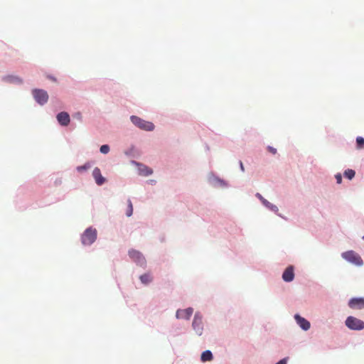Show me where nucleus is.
Segmentation results:
<instances>
[{"label":"nucleus","mask_w":364,"mask_h":364,"mask_svg":"<svg viewBox=\"0 0 364 364\" xmlns=\"http://www.w3.org/2000/svg\"><path fill=\"white\" fill-rule=\"evenodd\" d=\"M97 239V230L95 228H89L85 230L81 236V241L84 245H90Z\"/></svg>","instance_id":"1"},{"label":"nucleus","mask_w":364,"mask_h":364,"mask_svg":"<svg viewBox=\"0 0 364 364\" xmlns=\"http://www.w3.org/2000/svg\"><path fill=\"white\" fill-rule=\"evenodd\" d=\"M132 122L139 129L145 131H152L154 129V124L151 122L145 121L137 116L130 117Z\"/></svg>","instance_id":"2"},{"label":"nucleus","mask_w":364,"mask_h":364,"mask_svg":"<svg viewBox=\"0 0 364 364\" xmlns=\"http://www.w3.org/2000/svg\"><path fill=\"white\" fill-rule=\"evenodd\" d=\"M345 324L350 330L360 331L364 329V321L352 316L347 317Z\"/></svg>","instance_id":"3"},{"label":"nucleus","mask_w":364,"mask_h":364,"mask_svg":"<svg viewBox=\"0 0 364 364\" xmlns=\"http://www.w3.org/2000/svg\"><path fill=\"white\" fill-rule=\"evenodd\" d=\"M343 258L346 259L347 261L358 265L360 266L363 264V260L360 255L355 252L354 251H347L342 254Z\"/></svg>","instance_id":"4"},{"label":"nucleus","mask_w":364,"mask_h":364,"mask_svg":"<svg viewBox=\"0 0 364 364\" xmlns=\"http://www.w3.org/2000/svg\"><path fill=\"white\" fill-rule=\"evenodd\" d=\"M33 95L36 101L40 105H44L48 100V95L46 91L41 89L33 90Z\"/></svg>","instance_id":"5"},{"label":"nucleus","mask_w":364,"mask_h":364,"mask_svg":"<svg viewBox=\"0 0 364 364\" xmlns=\"http://www.w3.org/2000/svg\"><path fill=\"white\" fill-rule=\"evenodd\" d=\"M129 256L139 265L144 266L146 264V259L143 255L135 250H131L129 251Z\"/></svg>","instance_id":"6"},{"label":"nucleus","mask_w":364,"mask_h":364,"mask_svg":"<svg viewBox=\"0 0 364 364\" xmlns=\"http://www.w3.org/2000/svg\"><path fill=\"white\" fill-rule=\"evenodd\" d=\"M192 326L196 333L200 336L203 333V322L202 316L199 313L195 314Z\"/></svg>","instance_id":"7"},{"label":"nucleus","mask_w":364,"mask_h":364,"mask_svg":"<svg viewBox=\"0 0 364 364\" xmlns=\"http://www.w3.org/2000/svg\"><path fill=\"white\" fill-rule=\"evenodd\" d=\"M348 306L352 309H364V298H353L348 301Z\"/></svg>","instance_id":"8"},{"label":"nucleus","mask_w":364,"mask_h":364,"mask_svg":"<svg viewBox=\"0 0 364 364\" xmlns=\"http://www.w3.org/2000/svg\"><path fill=\"white\" fill-rule=\"evenodd\" d=\"M193 309L191 307L187 308L186 309H181L176 311V318H183V319H189L191 315L193 314Z\"/></svg>","instance_id":"9"},{"label":"nucleus","mask_w":364,"mask_h":364,"mask_svg":"<svg viewBox=\"0 0 364 364\" xmlns=\"http://www.w3.org/2000/svg\"><path fill=\"white\" fill-rule=\"evenodd\" d=\"M56 117L58 122L62 126H68L70 123V115L65 112H61L58 113Z\"/></svg>","instance_id":"10"},{"label":"nucleus","mask_w":364,"mask_h":364,"mask_svg":"<svg viewBox=\"0 0 364 364\" xmlns=\"http://www.w3.org/2000/svg\"><path fill=\"white\" fill-rule=\"evenodd\" d=\"M294 318L299 326L304 331H307L310 328V323L304 318L301 317L299 314L294 316Z\"/></svg>","instance_id":"11"},{"label":"nucleus","mask_w":364,"mask_h":364,"mask_svg":"<svg viewBox=\"0 0 364 364\" xmlns=\"http://www.w3.org/2000/svg\"><path fill=\"white\" fill-rule=\"evenodd\" d=\"M294 278V268L292 266L288 267L282 274V279L287 282H291Z\"/></svg>","instance_id":"12"},{"label":"nucleus","mask_w":364,"mask_h":364,"mask_svg":"<svg viewBox=\"0 0 364 364\" xmlns=\"http://www.w3.org/2000/svg\"><path fill=\"white\" fill-rule=\"evenodd\" d=\"M92 176L97 185L101 186L105 183V178L102 176L100 169L99 168L96 167L94 168L92 171Z\"/></svg>","instance_id":"13"},{"label":"nucleus","mask_w":364,"mask_h":364,"mask_svg":"<svg viewBox=\"0 0 364 364\" xmlns=\"http://www.w3.org/2000/svg\"><path fill=\"white\" fill-rule=\"evenodd\" d=\"M200 359L203 362L210 361L213 360V354L210 350H205L202 353Z\"/></svg>","instance_id":"14"},{"label":"nucleus","mask_w":364,"mask_h":364,"mask_svg":"<svg viewBox=\"0 0 364 364\" xmlns=\"http://www.w3.org/2000/svg\"><path fill=\"white\" fill-rule=\"evenodd\" d=\"M140 280L143 284H147L152 281V277L149 274H144L140 277Z\"/></svg>","instance_id":"15"},{"label":"nucleus","mask_w":364,"mask_h":364,"mask_svg":"<svg viewBox=\"0 0 364 364\" xmlns=\"http://www.w3.org/2000/svg\"><path fill=\"white\" fill-rule=\"evenodd\" d=\"M355 172L353 169H347L344 172V176L351 180L355 176Z\"/></svg>","instance_id":"16"},{"label":"nucleus","mask_w":364,"mask_h":364,"mask_svg":"<svg viewBox=\"0 0 364 364\" xmlns=\"http://www.w3.org/2000/svg\"><path fill=\"white\" fill-rule=\"evenodd\" d=\"M356 145L358 149L364 148V138L362 136H358L356 138Z\"/></svg>","instance_id":"17"},{"label":"nucleus","mask_w":364,"mask_h":364,"mask_svg":"<svg viewBox=\"0 0 364 364\" xmlns=\"http://www.w3.org/2000/svg\"><path fill=\"white\" fill-rule=\"evenodd\" d=\"M263 205H264V206H266L267 208L270 209L271 210H272V211H274V212H277V211H278V208H277L276 205H273V204L270 203H269L268 200H265L264 203H263Z\"/></svg>","instance_id":"18"},{"label":"nucleus","mask_w":364,"mask_h":364,"mask_svg":"<svg viewBox=\"0 0 364 364\" xmlns=\"http://www.w3.org/2000/svg\"><path fill=\"white\" fill-rule=\"evenodd\" d=\"M127 202H128V207H127V210L126 212V215L127 217H130L133 213V205H132V201L129 199L128 200Z\"/></svg>","instance_id":"19"},{"label":"nucleus","mask_w":364,"mask_h":364,"mask_svg":"<svg viewBox=\"0 0 364 364\" xmlns=\"http://www.w3.org/2000/svg\"><path fill=\"white\" fill-rule=\"evenodd\" d=\"M90 168V165L89 164H86L83 166H77V170L79 171V172H82L83 171H85L88 168Z\"/></svg>","instance_id":"20"},{"label":"nucleus","mask_w":364,"mask_h":364,"mask_svg":"<svg viewBox=\"0 0 364 364\" xmlns=\"http://www.w3.org/2000/svg\"><path fill=\"white\" fill-rule=\"evenodd\" d=\"M109 151V146L108 145H102L100 147V152L102 154H107Z\"/></svg>","instance_id":"21"},{"label":"nucleus","mask_w":364,"mask_h":364,"mask_svg":"<svg viewBox=\"0 0 364 364\" xmlns=\"http://www.w3.org/2000/svg\"><path fill=\"white\" fill-rule=\"evenodd\" d=\"M141 172H143L144 175L148 176L152 173V170L149 168L148 167H145L144 170H141Z\"/></svg>","instance_id":"22"},{"label":"nucleus","mask_w":364,"mask_h":364,"mask_svg":"<svg viewBox=\"0 0 364 364\" xmlns=\"http://www.w3.org/2000/svg\"><path fill=\"white\" fill-rule=\"evenodd\" d=\"M335 178H336V182L338 183H341V182H342V176H341V175L340 173L336 174Z\"/></svg>","instance_id":"23"},{"label":"nucleus","mask_w":364,"mask_h":364,"mask_svg":"<svg viewBox=\"0 0 364 364\" xmlns=\"http://www.w3.org/2000/svg\"><path fill=\"white\" fill-rule=\"evenodd\" d=\"M267 149H268L269 151L273 154H275L277 153V149L272 146H268Z\"/></svg>","instance_id":"24"},{"label":"nucleus","mask_w":364,"mask_h":364,"mask_svg":"<svg viewBox=\"0 0 364 364\" xmlns=\"http://www.w3.org/2000/svg\"><path fill=\"white\" fill-rule=\"evenodd\" d=\"M287 358H283L281 360H279L278 363H277L276 364H287Z\"/></svg>","instance_id":"25"},{"label":"nucleus","mask_w":364,"mask_h":364,"mask_svg":"<svg viewBox=\"0 0 364 364\" xmlns=\"http://www.w3.org/2000/svg\"><path fill=\"white\" fill-rule=\"evenodd\" d=\"M256 197L258 198L259 200H262L263 198L262 196L259 193L256 194Z\"/></svg>","instance_id":"26"},{"label":"nucleus","mask_w":364,"mask_h":364,"mask_svg":"<svg viewBox=\"0 0 364 364\" xmlns=\"http://www.w3.org/2000/svg\"><path fill=\"white\" fill-rule=\"evenodd\" d=\"M240 168L242 171H245V168H244V166H243V164L242 161H240Z\"/></svg>","instance_id":"27"},{"label":"nucleus","mask_w":364,"mask_h":364,"mask_svg":"<svg viewBox=\"0 0 364 364\" xmlns=\"http://www.w3.org/2000/svg\"><path fill=\"white\" fill-rule=\"evenodd\" d=\"M265 200H266V199L264 198L262 200H260V201L262 203V204L264 203Z\"/></svg>","instance_id":"28"},{"label":"nucleus","mask_w":364,"mask_h":364,"mask_svg":"<svg viewBox=\"0 0 364 364\" xmlns=\"http://www.w3.org/2000/svg\"><path fill=\"white\" fill-rule=\"evenodd\" d=\"M16 80H18L20 82H21V80H20L18 78H16Z\"/></svg>","instance_id":"29"},{"label":"nucleus","mask_w":364,"mask_h":364,"mask_svg":"<svg viewBox=\"0 0 364 364\" xmlns=\"http://www.w3.org/2000/svg\"><path fill=\"white\" fill-rule=\"evenodd\" d=\"M363 240H364V236L363 237Z\"/></svg>","instance_id":"30"}]
</instances>
